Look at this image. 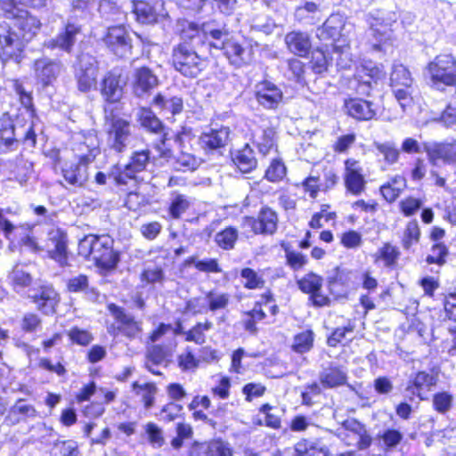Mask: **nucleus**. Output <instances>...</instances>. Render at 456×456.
Instances as JSON below:
<instances>
[{
  "label": "nucleus",
  "instance_id": "nucleus-13",
  "mask_svg": "<svg viewBox=\"0 0 456 456\" xmlns=\"http://www.w3.org/2000/svg\"><path fill=\"white\" fill-rule=\"evenodd\" d=\"M26 296L45 314L54 313L58 303V294L51 285L37 283L32 289H28Z\"/></svg>",
  "mask_w": 456,
  "mask_h": 456
},
{
  "label": "nucleus",
  "instance_id": "nucleus-49",
  "mask_svg": "<svg viewBox=\"0 0 456 456\" xmlns=\"http://www.w3.org/2000/svg\"><path fill=\"white\" fill-rule=\"evenodd\" d=\"M317 440L302 439L298 441L294 448H287L278 453L277 456H310L313 449L316 448Z\"/></svg>",
  "mask_w": 456,
  "mask_h": 456
},
{
  "label": "nucleus",
  "instance_id": "nucleus-23",
  "mask_svg": "<svg viewBox=\"0 0 456 456\" xmlns=\"http://www.w3.org/2000/svg\"><path fill=\"white\" fill-rule=\"evenodd\" d=\"M171 352L167 347L160 345L147 346L145 352V368L154 375H161L160 367H167L169 362Z\"/></svg>",
  "mask_w": 456,
  "mask_h": 456
},
{
  "label": "nucleus",
  "instance_id": "nucleus-56",
  "mask_svg": "<svg viewBox=\"0 0 456 456\" xmlns=\"http://www.w3.org/2000/svg\"><path fill=\"white\" fill-rule=\"evenodd\" d=\"M314 342V333L311 330H305L294 338L293 350L297 353H305L308 352L312 346Z\"/></svg>",
  "mask_w": 456,
  "mask_h": 456
},
{
  "label": "nucleus",
  "instance_id": "nucleus-14",
  "mask_svg": "<svg viewBox=\"0 0 456 456\" xmlns=\"http://www.w3.org/2000/svg\"><path fill=\"white\" fill-rule=\"evenodd\" d=\"M103 41L108 49L119 58H126L131 54V38L123 26L109 28Z\"/></svg>",
  "mask_w": 456,
  "mask_h": 456
},
{
  "label": "nucleus",
  "instance_id": "nucleus-46",
  "mask_svg": "<svg viewBox=\"0 0 456 456\" xmlns=\"http://www.w3.org/2000/svg\"><path fill=\"white\" fill-rule=\"evenodd\" d=\"M68 289L70 292H84L92 301L98 298V293L94 289H89L88 279L83 274L70 278L68 281Z\"/></svg>",
  "mask_w": 456,
  "mask_h": 456
},
{
  "label": "nucleus",
  "instance_id": "nucleus-7",
  "mask_svg": "<svg viewBox=\"0 0 456 456\" xmlns=\"http://www.w3.org/2000/svg\"><path fill=\"white\" fill-rule=\"evenodd\" d=\"M135 135L132 133L131 124L120 118H113L107 129L106 144L110 151L123 153L134 147Z\"/></svg>",
  "mask_w": 456,
  "mask_h": 456
},
{
  "label": "nucleus",
  "instance_id": "nucleus-64",
  "mask_svg": "<svg viewBox=\"0 0 456 456\" xmlns=\"http://www.w3.org/2000/svg\"><path fill=\"white\" fill-rule=\"evenodd\" d=\"M207 454L208 456H232V451L227 443L215 440L209 444Z\"/></svg>",
  "mask_w": 456,
  "mask_h": 456
},
{
  "label": "nucleus",
  "instance_id": "nucleus-60",
  "mask_svg": "<svg viewBox=\"0 0 456 456\" xmlns=\"http://www.w3.org/2000/svg\"><path fill=\"white\" fill-rule=\"evenodd\" d=\"M378 151L384 157V160L388 164H395L399 158V150L392 142H384L376 144Z\"/></svg>",
  "mask_w": 456,
  "mask_h": 456
},
{
  "label": "nucleus",
  "instance_id": "nucleus-32",
  "mask_svg": "<svg viewBox=\"0 0 456 456\" xmlns=\"http://www.w3.org/2000/svg\"><path fill=\"white\" fill-rule=\"evenodd\" d=\"M285 44L292 53L304 57L312 46L310 36L306 32L294 30L285 36Z\"/></svg>",
  "mask_w": 456,
  "mask_h": 456
},
{
  "label": "nucleus",
  "instance_id": "nucleus-28",
  "mask_svg": "<svg viewBox=\"0 0 456 456\" xmlns=\"http://www.w3.org/2000/svg\"><path fill=\"white\" fill-rule=\"evenodd\" d=\"M134 77V92L139 97L151 94L159 84L157 76L147 67L137 69Z\"/></svg>",
  "mask_w": 456,
  "mask_h": 456
},
{
  "label": "nucleus",
  "instance_id": "nucleus-17",
  "mask_svg": "<svg viewBox=\"0 0 456 456\" xmlns=\"http://www.w3.org/2000/svg\"><path fill=\"white\" fill-rule=\"evenodd\" d=\"M231 140V130L228 126L208 127L199 138V144L206 152H213L227 145Z\"/></svg>",
  "mask_w": 456,
  "mask_h": 456
},
{
  "label": "nucleus",
  "instance_id": "nucleus-54",
  "mask_svg": "<svg viewBox=\"0 0 456 456\" xmlns=\"http://www.w3.org/2000/svg\"><path fill=\"white\" fill-rule=\"evenodd\" d=\"M51 456H77L78 453L77 443L72 440L57 441L51 449Z\"/></svg>",
  "mask_w": 456,
  "mask_h": 456
},
{
  "label": "nucleus",
  "instance_id": "nucleus-24",
  "mask_svg": "<svg viewBox=\"0 0 456 456\" xmlns=\"http://www.w3.org/2000/svg\"><path fill=\"white\" fill-rule=\"evenodd\" d=\"M133 7L134 12L141 23H153L159 17H165L167 14L163 0H155L153 5L144 1H134Z\"/></svg>",
  "mask_w": 456,
  "mask_h": 456
},
{
  "label": "nucleus",
  "instance_id": "nucleus-15",
  "mask_svg": "<svg viewBox=\"0 0 456 456\" xmlns=\"http://www.w3.org/2000/svg\"><path fill=\"white\" fill-rule=\"evenodd\" d=\"M343 179L347 193L354 196H360L364 191L366 180L362 167L360 165L359 161L354 159H347L345 161Z\"/></svg>",
  "mask_w": 456,
  "mask_h": 456
},
{
  "label": "nucleus",
  "instance_id": "nucleus-10",
  "mask_svg": "<svg viewBox=\"0 0 456 456\" xmlns=\"http://www.w3.org/2000/svg\"><path fill=\"white\" fill-rule=\"evenodd\" d=\"M108 310L115 320V323L108 328L110 334L113 336L121 334L129 339L139 337L142 330V322L136 321L134 315L112 303L108 305Z\"/></svg>",
  "mask_w": 456,
  "mask_h": 456
},
{
  "label": "nucleus",
  "instance_id": "nucleus-26",
  "mask_svg": "<svg viewBox=\"0 0 456 456\" xmlns=\"http://www.w3.org/2000/svg\"><path fill=\"white\" fill-rule=\"evenodd\" d=\"M250 225L256 234L273 235L277 230L278 216L271 208L264 207L256 218L250 219Z\"/></svg>",
  "mask_w": 456,
  "mask_h": 456
},
{
  "label": "nucleus",
  "instance_id": "nucleus-41",
  "mask_svg": "<svg viewBox=\"0 0 456 456\" xmlns=\"http://www.w3.org/2000/svg\"><path fill=\"white\" fill-rule=\"evenodd\" d=\"M406 188V180L402 175H395L380 187V192L388 202H394Z\"/></svg>",
  "mask_w": 456,
  "mask_h": 456
},
{
  "label": "nucleus",
  "instance_id": "nucleus-6",
  "mask_svg": "<svg viewBox=\"0 0 456 456\" xmlns=\"http://www.w3.org/2000/svg\"><path fill=\"white\" fill-rule=\"evenodd\" d=\"M172 64L184 77H196L204 69V61L196 53L195 47L187 42L175 45L172 53Z\"/></svg>",
  "mask_w": 456,
  "mask_h": 456
},
{
  "label": "nucleus",
  "instance_id": "nucleus-2",
  "mask_svg": "<svg viewBox=\"0 0 456 456\" xmlns=\"http://www.w3.org/2000/svg\"><path fill=\"white\" fill-rule=\"evenodd\" d=\"M79 142L75 149L77 162L66 163L61 173L64 180L74 187L85 186L89 178L88 165L92 163L100 153L96 136L89 135Z\"/></svg>",
  "mask_w": 456,
  "mask_h": 456
},
{
  "label": "nucleus",
  "instance_id": "nucleus-30",
  "mask_svg": "<svg viewBox=\"0 0 456 456\" xmlns=\"http://www.w3.org/2000/svg\"><path fill=\"white\" fill-rule=\"evenodd\" d=\"M319 379L324 387L334 388L346 383L347 374L342 366L330 362L328 366L322 367L319 374Z\"/></svg>",
  "mask_w": 456,
  "mask_h": 456
},
{
  "label": "nucleus",
  "instance_id": "nucleus-22",
  "mask_svg": "<svg viewBox=\"0 0 456 456\" xmlns=\"http://www.w3.org/2000/svg\"><path fill=\"white\" fill-rule=\"evenodd\" d=\"M428 160L436 165L437 160L444 163H456V142H427L424 144Z\"/></svg>",
  "mask_w": 456,
  "mask_h": 456
},
{
  "label": "nucleus",
  "instance_id": "nucleus-58",
  "mask_svg": "<svg viewBox=\"0 0 456 456\" xmlns=\"http://www.w3.org/2000/svg\"><path fill=\"white\" fill-rule=\"evenodd\" d=\"M285 175V165L279 159H273L266 169L265 176L268 181L276 183L282 180Z\"/></svg>",
  "mask_w": 456,
  "mask_h": 456
},
{
  "label": "nucleus",
  "instance_id": "nucleus-8",
  "mask_svg": "<svg viewBox=\"0 0 456 456\" xmlns=\"http://www.w3.org/2000/svg\"><path fill=\"white\" fill-rule=\"evenodd\" d=\"M150 155L149 150L134 151L127 164L123 167L116 165L111 168L109 177L117 184H126L128 180L135 179L138 173L146 170L150 164Z\"/></svg>",
  "mask_w": 456,
  "mask_h": 456
},
{
  "label": "nucleus",
  "instance_id": "nucleus-45",
  "mask_svg": "<svg viewBox=\"0 0 456 456\" xmlns=\"http://www.w3.org/2000/svg\"><path fill=\"white\" fill-rule=\"evenodd\" d=\"M413 79L409 69L403 64H395L390 74L391 87L412 86Z\"/></svg>",
  "mask_w": 456,
  "mask_h": 456
},
{
  "label": "nucleus",
  "instance_id": "nucleus-63",
  "mask_svg": "<svg viewBox=\"0 0 456 456\" xmlns=\"http://www.w3.org/2000/svg\"><path fill=\"white\" fill-rule=\"evenodd\" d=\"M154 101L156 104L170 110L173 115L178 114L183 110V100L179 97H172L166 100L161 95H158Z\"/></svg>",
  "mask_w": 456,
  "mask_h": 456
},
{
  "label": "nucleus",
  "instance_id": "nucleus-51",
  "mask_svg": "<svg viewBox=\"0 0 456 456\" xmlns=\"http://www.w3.org/2000/svg\"><path fill=\"white\" fill-rule=\"evenodd\" d=\"M322 278L314 273H309L297 281V286L304 293L311 294L321 290L322 286Z\"/></svg>",
  "mask_w": 456,
  "mask_h": 456
},
{
  "label": "nucleus",
  "instance_id": "nucleus-21",
  "mask_svg": "<svg viewBox=\"0 0 456 456\" xmlns=\"http://www.w3.org/2000/svg\"><path fill=\"white\" fill-rule=\"evenodd\" d=\"M61 63L48 57L37 59L33 63L35 78L43 86H48L57 79L61 72Z\"/></svg>",
  "mask_w": 456,
  "mask_h": 456
},
{
  "label": "nucleus",
  "instance_id": "nucleus-25",
  "mask_svg": "<svg viewBox=\"0 0 456 456\" xmlns=\"http://www.w3.org/2000/svg\"><path fill=\"white\" fill-rule=\"evenodd\" d=\"M123 84L119 69L115 68L109 71L101 85V92L106 101L110 102H118L123 95Z\"/></svg>",
  "mask_w": 456,
  "mask_h": 456
},
{
  "label": "nucleus",
  "instance_id": "nucleus-62",
  "mask_svg": "<svg viewBox=\"0 0 456 456\" xmlns=\"http://www.w3.org/2000/svg\"><path fill=\"white\" fill-rule=\"evenodd\" d=\"M448 255V248L443 243H436L431 248V254L427 256L428 264H436L442 265L445 263V257Z\"/></svg>",
  "mask_w": 456,
  "mask_h": 456
},
{
  "label": "nucleus",
  "instance_id": "nucleus-42",
  "mask_svg": "<svg viewBox=\"0 0 456 456\" xmlns=\"http://www.w3.org/2000/svg\"><path fill=\"white\" fill-rule=\"evenodd\" d=\"M365 428L364 425L355 419H347L342 424V428L338 429L337 436L347 445L354 444V438Z\"/></svg>",
  "mask_w": 456,
  "mask_h": 456
},
{
  "label": "nucleus",
  "instance_id": "nucleus-43",
  "mask_svg": "<svg viewBox=\"0 0 456 456\" xmlns=\"http://www.w3.org/2000/svg\"><path fill=\"white\" fill-rule=\"evenodd\" d=\"M132 389L136 395L141 397L145 409H150L153 406L155 402V395L158 391V388L154 383L141 384L138 381H135L132 385Z\"/></svg>",
  "mask_w": 456,
  "mask_h": 456
},
{
  "label": "nucleus",
  "instance_id": "nucleus-5",
  "mask_svg": "<svg viewBox=\"0 0 456 456\" xmlns=\"http://www.w3.org/2000/svg\"><path fill=\"white\" fill-rule=\"evenodd\" d=\"M396 19L395 13H390L385 18L379 11L366 15V21L370 26L367 35L373 51L387 53L390 49L393 36L391 26Z\"/></svg>",
  "mask_w": 456,
  "mask_h": 456
},
{
  "label": "nucleus",
  "instance_id": "nucleus-39",
  "mask_svg": "<svg viewBox=\"0 0 456 456\" xmlns=\"http://www.w3.org/2000/svg\"><path fill=\"white\" fill-rule=\"evenodd\" d=\"M13 89L23 106V110H20L17 116H22L26 120H33L35 122V109L31 92L27 91L18 80L13 81Z\"/></svg>",
  "mask_w": 456,
  "mask_h": 456
},
{
  "label": "nucleus",
  "instance_id": "nucleus-11",
  "mask_svg": "<svg viewBox=\"0 0 456 456\" xmlns=\"http://www.w3.org/2000/svg\"><path fill=\"white\" fill-rule=\"evenodd\" d=\"M432 81L456 86V59L452 54H440L428 66Z\"/></svg>",
  "mask_w": 456,
  "mask_h": 456
},
{
  "label": "nucleus",
  "instance_id": "nucleus-12",
  "mask_svg": "<svg viewBox=\"0 0 456 456\" xmlns=\"http://www.w3.org/2000/svg\"><path fill=\"white\" fill-rule=\"evenodd\" d=\"M25 41L7 23L0 24V58L3 61L21 60Z\"/></svg>",
  "mask_w": 456,
  "mask_h": 456
},
{
  "label": "nucleus",
  "instance_id": "nucleus-55",
  "mask_svg": "<svg viewBox=\"0 0 456 456\" xmlns=\"http://www.w3.org/2000/svg\"><path fill=\"white\" fill-rule=\"evenodd\" d=\"M399 256V249L390 243L384 244L376 253V258L383 260L385 265L388 267L393 266L396 263Z\"/></svg>",
  "mask_w": 456,
  "mask_h": 456
},
{
  "label": "nucleus",
  "instance_id": "nucleus-36",
  "mask_svg": "<svg viewBox=\"0 0 456 456\" xmlns=\"http://www.w3.org/2000/svg\"><path fill=\"white\" fill-rule=\"evenodd\" d=\"M208 22H204L200 27L194 23L188 20H183L181 23V37L183 40H190V43H188L190 45H192V47H195L201 44H207V36L203 32L204 26Z\"/></svg>",
  "mask_w": 456,
  "mask_h": 456
},
{
  "label": "nucleus",
  "instance_id": "nucleus-44",
  "mask_svg": "<svg viewBox=\"0 0 456 456\" xmlns=\"http://www.w3.org/2000/svg\"><path fill=\"white\" fill-rule=\"evenodd\" d=\"M230 300V294L217 290H210L205 296L207 310L213 313L224 310L228 306Z\"/></svg>",
  "mask_w": 456,
  "mask_h": 456
},
{
  "label": "nucleus",
  "instance_id": "nucleus-27",
  "mask_svg": "<svg viewBox=\"0 0 456 456\" xmlns=\"http://www.w3.org/2000/svg\"><path fill=\"white\" fill-rule=\"evenodd\" d=\"M80 34V28L74 23H68L63 31L60 32L55 38L45 42L44 45L51 50L60 49L70 53Z\"/></svg>",
  "mask_w": 456,
  "mask_h": 456
},
{
  "label": "nucleus",
  "instance_id": "nucleus-9",
  "mask_svg": "<svg viewBox=\"0 0 456 456\" xmlns=\"http://www.w3.org/2000/svg\"><path fill=\"white\" fill-rule=\"evenodd\" d=\"M384 76L385 72L375 63L365 61L356 67L354 77L348 81V88L361 95H369L373 86Z\"/></svg>",
  "mask_w": 456,
  "mask_h": 456
},
{
  "label": "nucleus",
  "instance_id": "nucleus-52",
  "mask_svg": "<svg viewBox=\"0 0 456 456\" xmlns=\"http://www.w3.org/2000/svg\"><path fill=\"white\" fill-rule=\"evenodd\" d=\"M420 238V230L416 220L410 221L403 232L402 244L404 249H409L413 244H417Z\"/></svg>",
  "mask_w": 456,
  "mask_h": 456
},
{
  "label": "nucleus",
  "instance_id": "nucleus-38",
  "mask_svg": "<svg viewBox=\"0 0 456 456\" xmlns=\"http://www.w3.org/2000/svg\"><path fill=\"white\" fill-rule=\"evenodd\" d=\"M13 89L23 106V110H20L17 116H22L26 120H33L35 122V109L31 92L27 91L18 80L13 81Z\"/></svg>",
  "mask_w": 456,
  "mask_h": 456
},
{
  "label": "nucleus",
  "instance_id": "nucleus-48",
  "mask_svg": "<svg viewBox=\"0 0 456 456\" xmlns=\"http://www.w3.org/2000/svg\"><path fill=\"white\" fill-rule=\"evenodd\" d=\"M238 236L237 229L230 226L217 232L215 236V241L221 248L231 250L234 248Z\"/></svg>",
  "mask_w": 456,
  "mask_h": 456
},
{
  "label": "nucleus",
  "instance_id": "nucleus-33",
  "mask_svg": "<svg viewBox=\"0 0 456 456\" xmlns=\"http://www.w3.org/2000/svg\"><path fill=\"white\" fill-rule=\"evenodd\" d=\"M14 20V25L22 33L21 37L25 43L30 41L37 34L41 27L40 20L36 16L31 15L27 10H23Z\"/></svg>",
  "mask_w": 456,
  "mask_h": 456
},
{
  "label": "nucleus",
  "instance_id": "nucleus-40",
  "mask_svg": "<svg viewBox=\"0 0 456 456\" xmlns=\"http://www.w3.org/2000/svg\"><path fill=\"white\" fill-rule=\"evenodd\" d=\"M232 160L242 173H249L256 167V159L254 151L246 144L241 150L236 151Z\"/></svg>",
  "mask_w": 456,
  "mask_h": 456
},
{
  "label": "nucleus",
  "instance_id": "nucleus-61",
  "mask_svg": "<svg viewBox=\"0 0 456 456\" xmlns=\"http://www.w3.org/2000/svg\"><path fill=\"white\" fill-rule=\"evenodd\" d=\"M310 65L317 74H322L327 70L329 60L323 50L317 49L313 52Z\"/></svg>",
  "mask_w": 456,
  "mask_h": 456
},
{
  "label": "nucleus",
  "instance_id": "nucleus-53",
  "mask_svg": "<svg viewBox=\"0 0 456 456\" xmlns=\"http://www.w3.org/2000/svg\"><path fill=\"white\" fill-rule=\"evenodd\" d=\"M141 125L151 132L159 134L162 131V124L155 114L147 109H142L139 114Z\"/></svg>",
  "mask_w": 456,
  "mask_h": 456
},
{
  "label": "nucleus",
  "instance_id": "nucleus-37",
  "mask_svg": "<svg viewBox=\"0 0 456 456\" xmlns=\"http://www.w3.org/2000/svg\"><path fill=\"white\" fill-rule=\"evenodd\" d=\"M14 290L20 295H27L37 282H33L32 276L21 265H16L9 275Z\"/></svg>",
  "mask_w": 456,
  "mask_h": 456
},
{
  "label": "nucleus",
  "instance_id": "nucleus-34",
  "mask_svg": "<svg viewBox=\"0 0 456 456\" xmlns=\"http://www.w3.org/2000/svg\"><path fill=\"white\" fill-rule=\"evenodd\" d=\"M253 142L263 155H266L274 146L275 131L273 127L263 125L252 130Z\"/></svg>",
  "mask_w": 456,
  "mask_h": 456
},
{
  "label": "nucleus",
  "instance_id": "nucleus-59",
  "mask_svg": "<svg viewBox=\"0 0 456 456\" xmlns=\"http://www.w3.org/2000/svg\"><path fill=\"white\" fill-rule=\"evenodd\" d=\"M453 397L448 392H439L433 396V406L439 413L447 412L452 405Z\"/></svg>",
  "mask_w": 456,
  "mask_h": 456
},
{
  "label": "nucleus",
  "instance_id": "nucleus-35",
  "mask_svg": "<svg viewBox=\"0 0 456 456\" xmlns=\"http://www.w3.org/2000/svg\"><path fill=\"white\" fill-rule=\"evenodd\" d=\"M193 204V198L174 191L169 196L168 214L173 219H179Z\"/></svg>",
  "mask_w": 456,
  "mask_h": 456
},
{
  "label": "nucleus",
  "instance_id": "nucleus-19",
  "mask_svg": "<svg viewBox=\"0 0 456 456\" xmlns=\"http://www.w3.org/2000/svg\"><path fill=\"white\" fill-rule=\"evenodd\" d=\"M255 96L259 105L267 110H274L282 102L283 93L274 83L263 80L256 85Z\"/></svg>",
  "mask_w": 456,
  "mask_h": 456
},
{
  "label": "nucleus",
  "instance_id": "nucleus-29",
  "mask_svg": "<svg viewBox=\"0 0 456 456\" xmlns=\"http://www.w3.org/2000/svg\"><path fill=\"white\" fill-rule=\"evenodd\" d=\"M37 417V411L27 403L25 399H19L9 409L5 421L10 425H17L20 422H27Z\"/></svg>",
  "mask_w": 456,
  "mask_h": 456
},
{
  "label": "nucleus",
  "instance_id": "nucleus-3",
  "mask_svg": "<svg viewBox=\"0 0 456 456\" xmlns=\"http://www.w3.org/2000/svg\"><path fill=\"white\" fill-rule=\"evenodd\" d=\"M113 240L108 234H88L78 243V254L95 262L104 269H114L118 262V256L113 250Z\"/></svg>",
  "mask_w": 456,
  "mask_h": 456
},
{
  "label": "nucleus",
  "instance_id": "nucleus-20",
  "mask_svg": "<svg viewBox=\"0 0 456 456\" xmlns=\"http://www.w3.org/2000/svg\"><path fill=\"white\" fill-rule=\"evenodd\" d=\"M45 249L49 256L60 265L64 266L68 264L67 235L61 229L53 228L48 232Z\"/></svg>",
  "mask_w": 456,
  "mask_h": 456
},
{
  "label": "nucleus",
  "instance_id": "nucleus-57",
  "mask_svg": "<svg viewBox=\"0 0 456 456\" xmlns=\"http://www.w3.org/2000/svg\"><path fill=\"white\" fill-rule=\"evenodd\" d=\"M240 276L245 281L244 286L247 289H256L263 288L265 285L264 279L251 268H243Z\"/></svg>",
  "mask_w": 456,
  "mask_h": 456
},
{
  "label": "nucleus",
  "instance_id": "nucleus-31",
  "mask_svg": "<svg viewBox=\"0 0 456 456\" xmlns=\"http://www.w3.org/2000/svg\"><path fill=\"white\" fill-rule=\"evenodd\" d=\"M349 116L359 120H370L377 114V108L371 102L362 99H349L345 102Z\"/></svg>",
  "mask_w": 456,
  "mask_h": 456
},
{
  "label": "nucleus",
  "instance_id": "nucleus-47",
  "mask_svg": "<svg viewBox=\"0 0 456 456\" xmlns=\"http://www.w3.org/2000/svg\"><path fill=\"white\" fill-rule=\"evenodd\" d=\"M334 53L338 55L337 66L340 69H350L354 64L349 52L348 44H340V39L333 44Z\"/></svg>",
  "mask_w": 456,
  "mask_h": 456
},
{
  "label": "nucleus",
  "instance_id": "nucleus-18",
  "mask_svg": "<svg viewBox=\"0 0 456 456\" xmlns=\"http://www.w3.org/2000/svg\"><path fill=\"white\" fill-rule=\"evenodd\" d=\"M436 383L437 376L426 371H418L409 380L405 388V396L411 402L414 400V397H418L419 400H426V393L431 391Z\"/></svg>",
  "mask_w": 456,
  "mask_h": 456
},
{
  "label": "nucleus",
  "instance_id": "nucleus-1",
  "mask_svg": "<svg viewBox=\"0 0 456 456\" xmlns=\"http://www.w3.org/2000/svg\"><path fill=\"white\" fill-rule=\"evenodd\" d=\"M203 32L207 36L208 45L212 49L223 52L229 63L235 68L249 65L253 61L251 45L244 41L230 36L224 26L216 21H208L204 26Z\"/></svg>",
  "mask_w": 456,
  "mask_h": 456
},
{
  "label": "nucleus",
  "instance_id": "nucleus-4",
  "mask_svg": "<svg viewBox=\"0 0 456 456\" xmlns=\"http://www.w3.org/2000/svg\"><path fill=\"white\" fill-rule=\"evenodd\" d=\"M35 123L26 120L22 116L12 118L9 113L0 118V142L6 147H12L21 141L28 146L36 145Z\"/></svg>",
  "mask_w": 456,
  "mask_h": 456
},
{
  "label": "nucleus",
  "instance_id": "nucleus-50",
  "mask_svg": "<svg viewBox=\"0 0 456 456\" xmlns=\"http://www.w3.org/2000/svg\"><path fill=\"white\" fill-rule=\"evenodd\" d=\"M213 328V323L209 321L198 322L190 330L185 332V340L194 342L197 345H203L206 342L205 332Z\"/></svg>",
  "mask_w": 456,
  "mask_h": 456
},
{
  "label": "nucleus",
  "instance_id": "nucleus-16",
  "mask_svg": "<svg viewBox=\"0 0 456 456\" xmlns=\"http://www.w3.org/2000/svg\"><path fill=\"white\" fill-rule=\"evenodd\" d=\"M97 73L98 65L96 59L87 54L81 55L76 72L79 91L88 92L95 86Z\"/></svg>",
  "mask_w": 456,
  "mask_h": 456
}]
</instances>
